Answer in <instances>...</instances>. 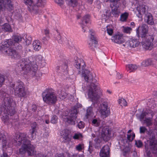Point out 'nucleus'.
<instances>
[{
	"label": "nucleus",
	"mask_w": 157,
	"mask_h": 157,
	"mask_svg": "<svg viewBox=\"0 0 157 157\" xmlns=\"http://www.w3.org/2000/svg\"><path fill=\"white\" fill-rule=\"evenodd\" d=\"M110 136L109 129L106 127L103 128L101 132V139L105 141H107L109 139Z\"/></svg>",
	"instance_id": "18"
},
{
	"label": "nucleus",
	"mask_w": 157,
	"mask_h": 157,
	"mask_svg": "<svg viewBox=\"0 0 157 157\" xmlns=\"http://www.w3.org/2000/svg\"><path fill=\"white\" fill-rule=\"evenodd\" d=\"M55 1L56 3L60 5L63 4V2L62 0H55Z\"/></svg>",
	"instance_id": "64"
},
{
	"label": "nucleus",
	"mask_w": 157,
	"mask_h": 157,
	"mask_svg": "<svg viewBox=\"0 0 157 157\" xmlns=\"http://www.w3.org/2000/svg\"><path fill=\"white\" fill-rule=\"evenodd\" d=\"M110 15V13L108 10H107L105 11V13H104L102 15V20L103 22H105L109 19Z\"/></svg>",
	"instance_id": "31"
},
{
	"label": "nucleus",
	"mask_w": 157,
	"mask_h": 157,
	"mask_svg": "<svg viewBox=\"0 0 157 157\" xmlns=\"http://www.w3.org/2000/svg\"><path fill=\"white\" fill-rule=\"evenodd\" d=\"M139 44L138 40L135 39H130L123 45L127 48H134L137 47Z\"/></svg>",
	"instance_id": "17"
},
{
	"label": "nucleus",
	"mask_w": 157,
	"mask_h": 157,
	"mask_svg": "<svg viewBox=\"0 0 157 157\" xmlns=\"http://www.w3.org/2000/svg\"><path fill=\"white\" fill-rule=\"evenodd\" d=\"M119 1V0H109L110 2V6H113L118 5V2Z\"/></svg>",
	"instance_id": "49"
},
{
	"label": "nucleus",
	"mask_w": 157,
	"mask_h": 157,
	"mask_svg": "<svg viewBox=\"0 0 157 157\" xmlns=\"http://www.w3.org/2000/svg\"><path fill=\"white\" fill-rule=\"evenodd\" d=\"M90 17L89 15L87 14L85 15L82 18V28L83 29V32H85L86 31V28L85 29H84L85 27L83 25H85L87 23H89L90 22Z\"/></svg>",
	"instance_id": "22"
},
{
	"label": "nucleus",
	"mask_w": 157,
	"mask_h": 157,
	"mask_svg": "<svg viewBox=\"0 0 157 157\" xmlns=\"http://www.w3.org/2000/svg\"><path fill=\"white\" fill-rule=\"evenodd\" d=\"M118 102L121 106H126L127 105L126 101L123 98L119 99L118 101Z\"/></svg>",
	"instance_id": "43"
},
{
	"label": "nucleus",
	"mask_w": 157,
	"mask_h": 157,
	"mask_svg": "<svg viewBox=\"0 0 157 157\" xmlns=\"http://www.w3.org/2000/svg\"><path fill=\"white\" fill-rule=\"evenodd\" d=\"M81 106V104H77L71 108L67 117V122L72 125L75 124V120L78 111V109Z\"/></svg>",
	"instance_id": "8"
},
{
	"label": "nucleus",
	"mask_w": 157,
	"mask_h": 157,
	"mask_svg": "<svg viewBox=\"0 0 157 157\" xmlns=\"http://www.w3.org/2000/svg\"><path fill=\"white\" fill-rule=\"evenodd\" d=\"M55 39L57 40L58 43L63 44L67 41V39L64 36H62L59 33H57V35L55 37Z\"/></svg>",
	"instance_id": "28"
},
{
	"label": "nucleus",
	"mask_w": 157,
	"mask_h": 157,
	"mask_svg": "<svg viewBox=\"0 0 157 157\" xmlns=\"http://www.w3.org/2000/svg\"><path fill=\"white\" fill-rule=\"evenodd\" d=\"M34 58L36 59H41L44 58V57L42 56L39 55H38L36 56Z\"/></svg>",
	"instance_id": "63"
},
{
	"label": "nucleus",
	"mask_w": 157,
	"mask_h": 157,
	"mask_svg": "<svg viewBox=\"0 0 157 157\" xmlns=\"http://www.w3.org/2000/svg\"><path fill=\"white\" fill-rule=\"evenodd\" d=\"M109 153V147L108 145H105L101 150L100 155L101 157H108Z\"/></svg>",
	"instance_id": "20"
},
{
	"label": "nucleus",
	"mask_w": 157,
	"mask_h": 157,
	"mask_svg": "<svg viewBox=\"0 0 157 157\" xmlns=\"http://www.w3.org/2000/svg\"><path fill=\"white\" fill-rule=\"evenodd\" d=\"M49 39V36H46L43 37L42 40L43 42H44L45 41H48Z\"/></svg>",
	"instance_id": "61"
},
{
	"label": "nucleus",
	"mask_w": 157,
	"mask_h": 157,
	"mask_svg": "<svg viewBox=\"0 0 157 157\" xmlns=\"http://www.w3.org/2000/svg\"><path fill=\"white\" fill-rule=\"evenodd\" d=\"M84 148V144H79L75 146L76 149L79 151H81Z\"/></svg>",
	"instance_id": "44"
},
{
	"label": "nucleus",
	"mask_w": 157,
	"mask_h": 157,
	"mask_svg": "<svg viewBox=\"0 0 157 157\" xmlns=\"http://www.w3.org/2000/svg\"><path fill=\"white\" fill-rule=\"evenodd\" d=\"M154 115L153 113H151L150 116L144 120L142 121L147 126H149L152 124V118Z\"/></svg>",
	"instance_id": "24"
},
{
	"label": "nucleus",
	"mask_w": 157,
	"mask_h": 157,
	"mask_svg": "<svg viewBox=\"0 0 157 157\" xmlns=\"http://www.w3.org/2000/svg\"><path fill=\"white\" fill-rule=\"evenodd\" d=\"M75 63V66L78 69V73H80L82 71V76L85 80L87 82L90 83V85L88 86L87 95L88 98L93 102L92 103V105H93L96 107L98 105L97 101L103 95L102 90L98 85L92 82L95 79L93 78L90 71L85 69L86 65L83 60L76 59Z\"/></svg>",
	"instance_id": "1"
},
{
	"label": "nucleus",
	"mask_w": 157,
	"mask_h": 157,
	"mask_svg": "<svg viewBox=\"0 0 157 157\" xmlns=\"http://www.w3.org/2000/svg\"><path fill=\"white\" fill-rule=\"evenodd\" d=\"M106 31L107 33L109 35L111 36L112 35L113 33V30L110 26H107Z\"/></svg>",
	"instance_id": "46"
},
{
	"label": "nucleus",
	"mask_w": 157,
	"mask_h": 157,
	"mask_svg": "<svg viewBox=\"0 0 157 157\" xmlns=\"http://www.w3.org/2000/svg\"><path fill=\"white\" fill-rule=\"evenodd\" d=\"M18 72L32 77H37L38 66L35 61L32 62L30 59H24L21 64H18L17 68Z\"/></svg>",
	"instance_id": "3"
},
{
	"label": "nucleus",
	"mask_w": 157,
	"mask_h": 157,
	"mask_svg": "<svg viewBox=\"0 0 157 157\" xmlns=\"http://www.w3.org/2000/svg\"><path fill=\"white\" fill-rule=\"evenodd\" d=\"M135 144L138 147H140L143 145V143L140 140L136 141Z\"/></svg>",
	"instance_id": "51"
},
{
	"label": "nucleus",
	"mask_w": 157,
	"mask_h": 157,
	"mask_svg": "<svg viewBox=\"0 0 157 157\" xmlns=\"http://www.w3.org/2000/svg\"><path fill=\"white\" fill-rule=\"evenodd\" d=\"M144 20L148 24L153 25L154 24L152 15L150 13H147L144 17Z\"/></svg>",
	"instance_id": "21"
},
{
	"label": "nucleus",
	"mask_w": 157,
	"mask_h": 157,
	"mask_svg": "<svg viewBox=\"0 0 157 157\" xmlns=\"http://www.w3.org/2000/svg\"><path fill=\"white\" fill-rule=\"evenodd\" d=\"M148 26L146 24H143L136 29V33L138 37H144L148 34Z\"/></svg>",
	"instance_id": "11"
},
{
	"label": "nucleus",
	"mask_w": 157,
	"mask_h": 157,
	"mask_svg": "<svg viewBox=\"0 0 157 157\" xmlns=\"http://www.w3.org/2000/svg\"><path fill=\"white\" fill-rule=\"evenodd\" d=\"M43 101L46 104L51 105L55 104L57 101V97L54 90L52 89H46L42 94Z\"/></svg>",
	"instance_id": "5"
},
{
	"label": "nucleus",
	"mask_w": 157,
	"mask_h": 157,
	"mask_svg": "<svg viewBox=\"0 0 157 157\" xmlns=\"http://www.w3.org/2000/svg\"><path fill=\"white\" fill-rule=\"evenodd\" d=\"M128 13L126 12H125L122 14L120 17V20L122 21H126L128 18Z\"/></svg>",
	"instance_id": "39"
},
{
	"label": "nucleus",
	"mask_w": 157,
	"mask_h": 157,
	"mask_svg": "<svg viewBox=\"0 0 157 157\" xmlns=\"http://www.w3.org/2000/svg\"><path fill=\"white\" fill-rule=\"evenodd\" d=\"M37 107L35 105H33L32 106V108L31 109V111L30 112L32 113L33 112H35L36 110Z\"/></svg>",
	"instance_id": "56"
},
{
	"label": "nucleus",
	"mask_w": 157,
	"mask_h": 157,
	"mask_svg": "<svg viewBox=\"0 0 157 157\" xmlns=\"http://www.w3.org/2000/svg\"><path fill=\"white\" fill-rule=\"evenodd\" d=\"M36 131H33L30 130V132L31 134V138L32 139H34L36 137V133H35Z\"/></svg>",
	"instance_id": "58"
},
{
	"label": "nucleus",
	"mask_w": 157,
	"mask_h": 157,
	"mask_svg": "<svg viewBox=\"0 0 157 157\" xmlns=\"http://www.w3.org/2000/svg\"><path fill=\"white\" fill-rule=\"evenodd\" d=\"M116 76L117 78L119 79H121L123 77L122 74H121L120 73L117 72Z\"/></svg>",
	"instance_id": "59"
},
{
	"label": "nucleus",
	"mask_w": 157,
	"mask_h": 157,
	"mask_svg": "<svg viewBox=\"0 0 157 157\" xmlns=\"http://www.w3.org/2000/svg\"><path fill=\"white\" fill-rule=\"evenodd\" d=\"M2 140V147L3 148L6 149L12 146L13 143L11 141H7L5 136L2 133H0V141Z\"/></svg>",
	"instance_id": "19"
},
{
	"label": "nucleus",
	"mask_w": 157,
	"mask_h": 157,
	"mask_svg": "<svg viewBox=\"0 0 157 157\" xmlns=\"http://www.w3.org/2000/svg\"><path fill=\"white\" fill-rule=\"evenodd\" d=\"M130 151V148L129 147H126L123 150V155H126L127 154L129 153Z\"/></svg>",
	"instance_id": "48"
},
{
	"label": "nucleus",
	"mask_w": 157,
	"mask_h": 157,
	"mask_svg": "<svg viewBox=\"0 0 157 157\" xmlns=\"http://www.w3.org/2000/svg\"><path fill=\"white\" fill-rule=\"evenodd\" d=\"M22 37L19 36L15 35L13 37V40H12L14 43H18L19 42H21L22 40Z\"/></svg>",
	"instance_id": "37"
},
{
	"label": "nucleus",
	"mask_w": 157,
	"mask_h": 157,
	"mask_svg": "<svg viewBox=\"0 0 157 157\" xmlns=\"http://www.w3.org/2000/svg\"><path fill=\"white\" fill-rule=\"evenodd\" d=\"M67 3L70 6L74 7L77 5V0H66Z\"/></svg>",
	"instance_id": "32"
},
{
	"label": "nucleus",
	"mask_w": 157,
	"mask_h": 157,
	"mask_svg": "<svg viewBox=\"0 0 157 157\" xmlns=\"http://www.w3.org/2000/svg\"><path fill=\"white\" fill-rule=\"evenodd\" d=\"M152 64V61L151 59H145L142 63L143 66L146 67Z\"/></svg>",
	"instance_id": "35"
},
{
	"label": "nucleus",
	"mask_w": 157,
	"mask_h": 157,
	"mask_svg": "<svg viewBox=\"0 0 157 157\" xmlns=\"http://www.w3.org/2000/svg\"><path fill=\"white\" fill-rule=\"evenodd\" d=\"M111 40L114 43L119 44H122L125 41L123 35L120 33L114 35L112 37Z\"/></svg>",
	"instance_id": "16"
},
{
	"label": "nucleus",
	"mask_w": 157,
	"mask_h": 157,
	"mask_svg": "<svg viewBox=\"0 0 157 157\" xmlns=\"http://www.w3.org/2000/svg\"><path fill=\"white\" fill-rule=\"evenodd\" d=\"M5 80V76L2 74H0V87L2 86Z\"/></svg>",
	"instance_id": "45"
},
{
	"label": "nucleus",
	"mask_w": 157,
	"mask_h": 157,
	"mask_svg": "<svg viewBox=\"0 0 157 157\" xmlns=\"http://www.w3.org/2000/svg\"><path fill=\"white\" fill-rule=\"evenodd\" d=\"M13 45L15 47V48H16V51H17L18 52H21L22 51L23 48L22 46L18 43H14L13 42Z\"/></svg>",
	"instance_id": "33"
},
{
	"label": "nucleus",
	"mask_w": 157,
	"mask_h": 157,
	"mask_svg": "<svg viewBox=\"0 0 157 157\" xmlns=\"http://www.w3.org/2000/svg\"><path fill=\"white\" fill-rule=\"evenodd\" d=\"M34 157H48V156L44 155L43 154L40 153L37 154Z\"/></svg>",
	"instance_id": "62"
},
{
	"label": "nucleus",
	"mask_w": 157,
	"mask_h": 157,
	"mask_svg": "<svg viewBox=\"0 0 157 157\" xmlns=\"http://www.w3.org/2000/svg\"><path fill=\"white\" fill-rule=\"evenodd\" d=\"M145 147L147 151H151L153 154L157 156V140L154 133L152 132L150 133L148 140L145 145Z\"/></svg>",
	"instance_id": "6"
},
{
	"label": "nucleus",
	"mask_w": 157,
	"mask_h": 157,
	"mask_svg": "<svg viewBox=\"0 0 157 157\" xmlns=\"http://www.w3.org/2000/svg\"><path fill=\"white\" fill-rule=\"evenodd\" d=\"M14 141L18 145H22L19 149V154L23 155L27 153L28 156H32L35 155L36 151L34 146L30 143L28 139V136L24 133L16 134L14 136Z\"/></svg>",
	"instance_id": "2"
},
{
	"label": "nucleus",
	"mask_w": 157,
	"mask_h": 157,
	"mask_svg": "<svg viewBox=\"0 0 157 157\" xmlns=\"http://www.w3.org/2000/svg\"><path fill=\"white\" fill-rule=\"evenodd\" d=\"M36 123H33L31 125L32 129L30 130L36 131Z\"/></svg>",
	"instance_id": "57"
},
{
	"label": "nucleus",
	"mask_w": 157,
	"mask_h": 157,
	"mask_svg": "<svg viewBox=\"0 0 157 157\" xmlns=\"http://www.w3.org/2000/svg\"><path fill=\"white\" fill-rule=\"evenodd\" d=\"M100 121L99 120L97 119H93L92 120V124L94 126L98 127L99 126Z\"/></svg>",
	"instance_id": "41"
},
{
	"label": "nucleus",
	"mask_w": 157,
	"mask_h": 157,
	"mask_svg": "<svg viewBox=\"0 0 157 157\" xmlns=\"http://www.w3.org/2000/svg\"><path fill=\"white\" fill-rule=\"evenodd\" d=\"M31 13L37 14L41 13V9L44 7L46 0H24Z\"/></svg>",
	"instance_id": "4"
},
{
	"label": "nucleus",
	"mask_w": 157,
	"mask_h": 157,
	"mask_svg": "<svg viewBox=\"0 0 157 157\" xmlns=\"http://www.w3.org/2000/svg\"><path fill=\"white\" fill-rule=\"evenodd\" d=\"M111 9V12L112 14L115 17H118L120 13V11L118 9V5L113 6H110Z\"/></svg>",
	"instance_id": "23"
},
{
	"label": "nucleus",
	"mask_w": 157,
	"mask_h": 157,
	"mask_svg": "<svg viewBox=\"0 0 157 157\" xmlns=\"http://www.w3.org/2000/svg\"><path fill=\"white\" fill-rule=\"evenodd\" d=\"M68 48L70 49H72V48H75V46L72 43H68Z\"/></svg>",
	"instance_id": "60"
},
{
	"label": "nucleus",
	"mask_w": 157,
	"mask_h": 157,
	"mask_svg": "<svg viewBox=\"0 0 157 157\" xmlns=\"http://www.w3.org/2000/svg\"><path fill=\"white\" fill-rule=\"evenodd\" d=\"M13 41L12 39H8L0 44V51L4 54L7 51L10 46H13Z\"/></svg>",
	"instance_id": "12"
},
{
	"label": "nucleus",
	"mask_w": 157,
	"mask_h": 157,
	"mask_svg": "<svg viewBox=\"0 0 157 157\" xmlns=\"http://www.w3.org/2000/svg\"><path fill=\"white\" fill-rule=\"evenodd\" d=\"M152 113L150 110H149V112H143L139 117L140 121H142L144 118L145 119L146 117H147L149 116H150L151 113Z\"/></svg>",
	"instance_id": "29"
},
{
	"label": "nucleus",
	"mask_w": 157,
	"mask_h": 157,
	"mask_svg": "<svg viewBox=\"0 0 157 157\" xmlns=\"http://www.w3.org/2000/svg\"><path fill=\"white\" fill-rule=\"evenodd\" d=\"M132 29L131 28L129 27H124L123 31L124 33H126L130 34L132 31Z\"/></svg>",
	"instance_id": "47"
},
{
	"label": "nucleus",
	"mask_w": 157,
	"mask_h": 157,
	"mask_svg": "<svg viewBox=\"0 0 157 157\" xmlns=\"http://www.w3.org/2000/svg\"><path fill=\"white\" fill-rule=\"evenodd\" d=\"M10 87L14 89V94L19 97H23L26 95L24 84L22 82H17L16 84L11 83Z\"/></svg>",
	"instance_id": "7"
},
{
	"label": "nucleus",
	"mask_w": 157,
	"mask_h": 157,
	"mask_svg": "<svg viewBox=\"0 0 157 157\" xmlns=\"http://www.w3.org/2000/svg\"><path fill=\"white\" fill-rule=\"evenodd\" d=\"M82 137V135L80 134H75L73 136V138L74 139H78Z\"/></svg>",
	"instance_id": "52"
},
{
	"label": "nucleus",
	"mask_w": 157,
	"mask_h": 157,
	"mask_svg": "<svg viewBox=\"0 0 157 157\" xmlns=\"http://www.w3.org/2000/svg\"><path fill=\"white\" fill-rule=\"evenodd\" d=\"M69 134L68 133H66L65 134V135H63V138L65 140H67V141H69L70 140V138L69 137Z\"/></svg>",
	"instance_id": "55"
},
{
	"label": "nucleus",
	"mask_w": 157,
	"mask_h": 157,
	"mask_svg": "<svg viewBox=\"0 0 157 157\" xmlns=\"http://www.w3.org/2000/svg\"><path fill=\"white\" fill-rule=\"evenodd\" d=\"M34 49L36 51H39L41 48V44L39 40H35L33 43Z\"/></svg>",
	"instance_id": "27"
},
{
	"label": "nucleus",
	"mask_w": 157,
	"mask_h": 157,
	"mask_svg": "<svg viewBox=\"0 0 157 157\" xmlns=\"http://www.w3.org/2000/svg\"><path fill=\"white\" fill-rule=\"evenodd\" d=\"M100 111L101 116L104 117H107L109 114V110L107 102H103L100 105Z\"/></svg>",
	"instance_id": "14"
},
{
	"label": "nucleus",
	"mask_w": 157,
	"mask_h": 157,
	"mask_svg": "<svg viewBox=\"0 0 157 157\" xmlns=\"http://www.w3.org/2000/svg\"><path fill=\"white\" fill-rule=\"evenodd\" d=\"M93 114L92 107L91 106L88 107L86 110V116L87 118H88L90 116H92Z\"/></svg>",
	"instance_id": "36"
},
{
	"label": "nucleus",
	"mask_w": 157,
	"mask_h": 157,
	"mask_svg": "<svg viewBox=\"0 0 157 157\" xmlns=\"http://www.w3.org/2000/svg\"><path fill=\"white\" fill-rule=\"evenodd\" d=\"M2 28L6 32H11L12 31L10 26L7 23L5 24Z\"/></svg>",
	"instance_id": "34"
},
{
	"label": "nucleus",
	"mask_w": 157,
	"mask_h": 157,
	"mask_svg": "<svg viewBox=\"0 0 157 157\" xmlns=\"http://www.w3.org/2000/svg\"><path fill=\"white\" fill-rule=\"evenodd\" d=\"M17 52L16 50L13 49V48L12 47H9L5 55L11 56V58H15V56H16Z\"/></svg>",
	"instance_id": "25"
},
{
	"label": "nucleus",
	"mask_w": 157,
	"mask_h": 157,
	"mask_svg": "<svg viewBox=\"0 0 157 157\" xmlns=\"http://www.w3.org/2000/svg\"><path fill=\"white\" fill-rule=\"evenodd\" d=\"M55 157H73L72 155H70L69 154L66 153L65 154L63 153L57 154Z\"/></svg>",
	"instance_id": "42"
},
{
	"label": "nucleus",
	"mask_w": 157,
	"mask_h": 157,
	"mask_svg": "<svg viewBox=\"0 0 157 157\" xmlns=\"http://www.w3.org/2000/svg\"><path fill=\"white\" fill-rule=\"evenodd\" d=\"M26 45H29L31 44L32 41V38L30 36L26 35L25 39H24Z\"/></svg>",
	"instance_id": "38"
},
{
	"label": "nucleus",
	"mask_w": 157,
	"mask_h": 157,
	"mask_svg": "<svg viewBox=\"0 0 157 157\" xmlns=\"http://www.w3.org/2000/svg\"><path fill=\"white\" fill-rule=\"evenodd\" d=\"M90 40L88 41L89 47L93 51H95L96 49H98L97 45L98 41L97 40L96 38L94 36L95 33L93 31H90Z\"/></svg>",
	"instance_id": "10"
},
{
	"label": "nucleus",
	"mask_w": 157,
	"mask_h": 157,
	"mask_svg": "<svg viewBox=\"0 0 157 157\" xmlns=\"http://www.w3.org/2000/svg\"><path fill=\"white\" fill-rule=\"evenodd\" d=\"M2 96L5 97L4 99L5 107L13 106V100L12 96L6 93H4V94Z\"/></svg>",
	"instance_id": "15"
},
{
	"label": "nucleus",
	"mask_w": 157,
	"mask_h": 157,
	"mask_svg": "<svg viewBox=\"0 0 157 157\" xmlns=\"http://www.w3.org/2000/svg\"><path fill=\"white\" fill-rule=\"evenodd\" d=\"M147 130V128L144 127H140V133H144Z\"/></svg>",
	"instance_id": "53"
},
{
	"label": "nucleus",
	"mask_w": 157,
	"mask_h": 157,
	"mask_svg": "<svg viewBox=\"0 0 157 157\" xmlns=\"http://www.w3.org/2000/svg\"><path fill=\"white\" fill-rule=\"evenodd\" d=\"M9 116H10V115L9 114H8L6 112V113H4L2 118V120L5 123H6L8 121L10 118Z\"/></svg>",
	"instance_id": "40"
},
{
	"label": "nucleus",
	"mask_w": 157,
	"mask_h": 157,
	"mask_svg": "<svg viewBox=\"0 0 157 157\" xmlns=\"http://www.w3.org/2000/svg\"><path fill=\"white\" fill-rule=\"evenodd\" d=\"M5 109L4 112L5 113L6 112L8 114L10 115V116L14 115L15 112V108L13 106L5 107Z\"/></svg>",
	"instance_id": "26"
},
{
	"label": "nucleus",
	"mask_w": 157,
	"mask_h": 157,
	"mask_svg": "<svg viewBox=\"0 0 157 157\" xmlns=\"http://www.w3.org/2000/svg\"><path fill=\"white\" fill-rule=\"evenodd\" d=\"M78 127L79 128H82L84 127V123L82 121L79 122L78 125Z\"/></svg>",
	"instance_id": "54"
},
{
	"label": "nucleus",
	"mask_w": 157,
	"mask_h": 157,
	"mask_svg": "<svg viewBox=\"0 0 157 157\" xmlns=\"http://www.w3.org/2000/svg\"><path fill=\"white\" fill-rule=\"evenodd\" d=\"M58 118L56 116L54 115L52 117L51 120V122L53 124H55L57 122Z\"/></svg>",
	"instance_id": "50"
},
{
	"label": "nucleus",
	"mask_w": 157,
	"mask_h": 157,
	"mask_svg": "<svg viewBox=\"0 0 157 157\" xmlns=\"http://www.w3.org/2000/svg\"><path fill=\"white\" fill-rule=\"evenodd\" d=\"M154 34L146 35L142 38L141 44L142 47L146 50H150L152 46L154 43Z\"/></svg>",
	"instance_id": "9"
},
{
	"label": "nucleus",
	"mask_w": 157,
	"mask_h": 157,
	"mask_svg": "<svg viewBox=\"0 0 157 157\" xmlns=\"http://www.w3.org/2000/svg\"><path fill=\"white\" fill-rule=\"evenodd\" d=\"M147 8V6L144 5L137 6L136 11L137 16L139 18H141L143 15L145 16L147 13H148Z\"/></svg>",
	"instance_id": "13"
},
{
	"label": "nucleus",
	"mask_w": 157,
	"mask_h": 157,
	"mask_svg": "<svg viewBox=\"0 0 157 157\" xmlns=\"http://www.w3.org/2000/svg\"><path fill=\"white\" fill-rule=\"evenodd\" d=\"M126 69L129 72H133L137 68V66L135 64H129L126 65Z\"/></svg>",
	"instance_id": "30"
}]
</instances>
